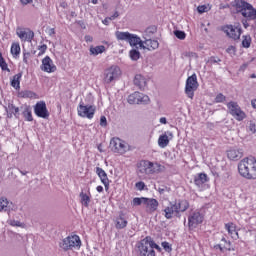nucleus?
<instances>
[{"mask_svg": "<svg viewBox=\"0 0 256 256\" xmlns=\"http://www.w3.org/2000/svg\"><path fill=\"white\" fill-rule=\"evenodd\" d=\"M234 7L237 13H241L242 17V25L244 29H248V27H252V29H256V9L253 5L245 2V0H234Z\"/></svg>", "mask_w": 256, "mask_h": 256, "instance_id": "obj_1", "label": "nucleus"}, {"mask_svg": "<svg viewBox=\"0 0 256 256\" xmlns=\"http://www.w3.org/2000/svg\"><path fill=\"white\" fill-rule=\"evenodd\" d=\"M238 173L243 179L256 181V157L247 156L239 161Z\"/></svg>", "mask_w": 256, "mask_h": 256, "instance_id": "obj_2", "label": "nucleus"}, {"mask_svg": "<svg viewBox=\"0 0 256 256\" xmlns=\"http://www.w3.org/2000/svg\"><path fill=\"white\" fill-rule=\"evenodd\" d=\"M139 173L143 175H155L157 173H163L165 171V166L161 165L159 162H151L149 160H141L138 163Z\"/></svg>", "mask_w": 256, "mask_h": 256, "instance_id": "obj_3", "label": "nucleus"}, {"mask_svg": "<svg viewBox=\"0 0 256 256\" xmlns=\"http://www.w3.org/2000/svg\"><path fill=\"white\" fill-rule=\"evenodd\" d=\"M81 245V237H79L77 234L67 236L59 243L60 249L65 252L73 251V249L79 251V249H81Z\"/></svg>", "mask_w": 256, "mask_h": 256, "instance_id": "obj_4", "label": "nucleus"}, {"mask_svg": "<svg viewBox=\"0 0 256 256\" xmlns=\"http://www.w3.org/2000/svg\"><path fill=\"white\" fill-rule=\"evenodd\" d=\"M115 37L118 41H127L131 47H143V42L141 41V38L135 34H131L129 32H121L116 31Z\"/></svg>", "mask_w": 256, "mask_h": 256, "instance_id": "obj_5", "label": "nucleus"}, {"mask_svg": "<svg viewBox=\"0 0 256 256\" xmlns=\"http://www.w3.org/2000/svg\"><path fill=\"white\" fill-rule=\"evenodd\" d=\"M222 31L229 37V39H233V41H239L241 35H243V28H241L240 23L224 25Z\"/></svg>", "mask_w": 256, "mask_h": 256, "instance_id": "obj_6", "label": "nucleus"}, {"mask_svg": "<svg viewBox=\"0 0 256 256\" xmlns=\"http://www.w3.org/2000/svg\"><path fill=\"white\" fill-rule=\"evenodd\" d=\"M205 221V214L200 210H192L188 215V228L190 231L197 229Z\"/></svg>", "mask_w": 256, "mask_h": 256, "instance_id": "obj_7", "label": "nucleus"}, {"mask_svg": "<svg viewBox=\"0 0 256 256\" xmlns=\"http://www.w3.org/2000/svg\"><path fill=\"white\" fill-rule=\"evenodd\" d=\"M110 149L117 155H125L129 151V144L119 137H113L110 140Z\"/></svg>", "mask_w": 256, "mask_h": 256, "instance_id": "obj_8", "label": "nucleus"}, {"mask_svg": "<svg viewBox=\"0 0 256 256\" xmlns=\"http://www.w3.org/2000/svg\"><path fill=\"white\" fill-rule=\"evenodd\" d=\"M228 113L232 115V117L236 121H243L247 118V114H245V111L241 109V106L235 101H230L226 104Z\"/></svg>", "mask_w": 256, "mask_h": 256, "instance_id": "obj_9", "label": "nucleus"}, {"mask_svg": "<svg viewBox=\"0 0 256 256\" xmlns=\"http://www.w3.org/2000/svg\"><path fill=\"white\" fill-rule=\"evenodd\" d=\"M199 89V82L197 81V74H192L186 80L185 94L189 99L195 97V91Z\"/></svg>", "mask_w": 256, "mask_h": 256, "instance_id": "obj_10", "label": "nucleus"}, {"mask_svg": "<svg viewBox=\"0 0 256 256\" xmlns=\"http://www.w3.org/2000/svg\"><path fill=\"white\" fill-rule=\"evenodd\" d=\"M118 77H121V68L119 66H110L104 70L103 81L107 85L113 83V81H117Z\"/></svg>", "mask_w": 256, "mask_h": 256, "instance_id": "obj_11", "label": "nucleus"}, {"mask_svg": "<svg viewBox=\"0 0 256 256\" xmlns=\"http://www.w3.org/2000/svg\"><path fill=\"white\" fill-rule=\"evenodd\" d=\"M95 111H97V107L94 105H85L83 102H80L77 108L78 116L86 119H93L95 117Z\"/></svg>", "mask_w": 256, "mask_h": 256, "instance_id": "obj_12", "label": "nucleus"}, {"mask_svg": "<svg viewBox=\"0 0 256 256\" xmlns=\"http://www.w3.org/2000/svg\"><path fill=\"white\" fill-rule=\"evenodd\" d=\"M16 35L21 41L31 43L35 38V32L29 28L18 27L16 29Z\"/></svg>", "mask_w": 256, "mask_h": 256, "instance_id": "obj_13", "label": "nucleus"}, {"mask_svg": "<svg viewBox=\"0 0 256 256\" xmlns=\"http://www.w3.org/2000/svg\"><path fill=\"white\" fill-rule=\"evenodd\" d=\"M128 103L130 105H139V103H149V96L141 93L134 92L128 96Z\"/></svg>", "mask_w": 256, "mask_h": 256, "instance_id": "obj_14", "label": "nucleus"}, {"mask_svg": "<svg viewBox=\"0 0 256 256\" xmlns=\"http://www.w3.org/2000/svg\"><path fill=\"white\" fill-rule=\"evenodd\" d=\"M34 113L41 119H49V110L45 101H39L34 106Z\"/></svg>", "mask_w": 256, "mask_h": 256, "instance_id": "obj_15", "label": "nucleus"}, {"mask_svg": "<svg viewBox=\"0 0 256 256\" xmlns=\"http://www.w3.org/2000/svg\"><path fill=\"white\" fill-rule=\"evenodd\" d=\"M40 69L41 71H44V73H55V71H57V66L51 57L46 56L42 59Z\"/></svg>", "mask_w": 256, "mask_h": 256, "instance_id": "obj_16", "label": "nucleus"}, {"mask_svg": "<svg viewBox=\"0 0 256 256\" xmlns=\"http://www.w3.org/2000/svg\"><path fill=\"white\" fill-rule=\"evenodd\" d=\"M191 205L187 199H179L174 202V207L176 209V217H179L181 213H185Z\"/></svg>", "mask_w": 256, "mask_h": 256, "instance_id": "obj_17", "label": "nucleus"}, {"mask_svg": "<svg viewBox=\"0 0 256 256\" xmlns=\"http://www.w3.org/2000/svg\"><path fill=\"white\" fill-rule=\"evenodd\" d=\"M226 154L230 161H239L243 157V149L232 147L227 150Z\"/></svg>", "mask_w": 256, "mask_h": 256, "instance_id": "obj_18", "label": "nucleus"}, {"mask_svg": "<svg viewBox=\"0 0 256 256\" xmlns=\"http://www.w3.org/2000/svg\"><path fill=\"white\" fill-rule=\"evenodd\" d=\"M151 241V237L147 236L144 238L139 246V251L141 256H155V250L152 247H147L146 252H143V247H145V243H149Z\"/></svg>", "mask_w": 256, "mask_h": 256, "instance_id": "obj_19", "label": "nucleus"}, {"mask_svg": "<svg viewBox=\"0 0 256 256\" xmlns=\"http://www.w3.org/2000/svg\"><path fill=\"white\" fill-rule=\"evenodd\" d=\"M96 175H98L101 183L104 184L105 190L109 191V177L107 176V172L101 167H96Z\"/></svg>", "mask_w": 256, "mask_h": 256, "instance_id": "obj_20", "label": "nucleus"}, {"mask_svg": "<svg viewBox=\"0 0 256 256\" xmlns=\"http://www.w3.org/2000/svg\"><path fill=\"white\" fill-rule=\"evenodd\" d=\"M144 205L146 206L148 213H155L159 207V201L154 198H146L144 199Z\"/></svg>", "mask_w": 256, "mask_h": 256, "instance_id": "obj_21", "label": "nucleus"}, {"mask_svg": "<svg viewBox=\"0 0 256 256\" xmlns=\"http://www.w3.org/2000/svg\"><path fill=\"white\" fill-rule=\"evenodd\" d=\"M225 229L228 232V234L230 235V237H232L235 240L239 239V232L237 231V224H235L233 222H228L225 224Z\"/></svg>", "mask_w": 256, "mask_h": 256, "instance_id": "obj_22", "label": "nucleus"}, {"mask_svg": "<svg viewBox=\"0 0 256 256\" xmlns=\"http://www.w3.org/2000/svg\"><path fill=\"white\" fill-rule=\"evenodd\" d=\"M114 223H115V228L119 230L125 229V227H127V225L129 224L123 212H121L118 215V217L115 218Z\"/></svg>", "mask_w": 256, "mask_h": 256, "instance_id": "obj_23", "label": "nucleus"}, {"mask_svg": "<svg viewBox=\"0 0 256 256\" xmlns=\"http://www.w3.org/2000/svg\"><path fill=\"white\" fill-rule=\"evenodd\" d=\"M165 219H173V217H177V210L175 208V204L173 202L169 203V206L165 207L163 210Z\"/></svg>", "mask_w": 256, "mask_h": 256, "instance_id": "obj_24", "label": "nucleus"}, {"mask_svg": "<svg viewBox=\"0 0 256 256\" xmlns=\"http://www.w3.org/2000/svg\"><path fill=\"white\" fill-rule=\"evenodd\" d=\"M208 181L209 176H207L206 173H198L194 176V185H196V187H203V184L208 183Z\"/></svg>", "mask_w": 256, "mask_h": 256, "instance_id": "obj_25", "label": "nucleus"}, {"mask_svg": "<svg viewBox=\"0 0 256 256\" xmlns=\"http://www.w3.org/2000/svg\"><path fill=\"white\" fill-rule=\"evenodd\" d=\"M19 99H39V95L31 90H22L18 92Z\"/></svg>", "mask_w": 256, "mask_h": 256, "instance_id": "obj_26", "label": "nucleus"}, {"mask_svg": "<svg viewBox=\"0 0 256 256\" xmlns=\"http://www.w3.org/2000/svg\"><path fill=\"white\" fill-rule=\"evenodd\" d=\"M23 77V72L17 73L14 75L10 81L11 87L19 91L21 89V78Z\"/></svg>", "mask_w": 256, "mask_h": 256, "instance_id": "obj_27", "label": "nucleus"}, {"mask_svg": "<svg viewBox=\"0 0 256 256\" xmlns=\"http://www.w3.org/2000/svg\"><path fill=\"white\" fill-rule=\"evenodd\" d=\"M134 85L144 91L145 87H147V79L143 75L137 74L134 78Z\"/></svg>", "mask_w": 256, "mask_h": 256, "instance_id": "obj_28", "label": "nucleus"}, {"mask_svg": "<svg viewBox=\"0 0 256 256\" xmlns=\"http://www.w3.org/2000/svg\"><path fill=\"white\" fill-rule=\"evenodd\" d=\"M10 53L14 59H19V56L21 55V45L19 42L12 43Z\"/></svg>", "mask_w": 256, "mask_h": 256, "instance_id": "obj_29", "label": "nucleus"}, {"mask_svg": "<svg viewBox=\"0 0 256 256\" xmlns=\"http://www.w3.org/2000/svg\"><path fill=\"white\" fill-rule=\"evenodd\" d=\"M144 47L148 51H155V49H159V41L157 40H152V39H147L144 41Z\"/></svg>", "mask_w": 256, "mask_h": 256, "instance_id": "obj_30", "label": "nucleus"}, {"mask_svg": "<svg viewBox=\"0 0 256 256\" xmlns=\"http://www.w3.org/2000/svg\"><path fill=\"white\" fill-rule=\"evenodd\" d=\"M7 117L11 119L13 115L17 117L19 115V107L15 106L14 104L9 103L6 109Z\"/></svg>", "mask_w": 256, "mask_h": 256, "instance_id": "obj_31", "label": "nucleus"}, {"mask_svg": "<svg viewBox=\"0 0 256 256\" xmlns=\"http://www.w3.org/2000/svg\"><path fill=\"white\" fill-rule=\"evenodd\" d=\"M147 247H152L154 250L158 251V253H161V248L157 243L154 242L153 238H150V242L144 243L143 246V253H147Z\"/></svg>", "mask_w": 256, "mask_h": 256, "instance_id": "obj_32", "label": "nucleus"}, {"mask_svg": "<svg viewBox=\"0 0 256 256\" xmlns=\"http://www.w3.org/2000/svg\"><path fill=\"white\" fill-rule=\"evenodd\" d=\"M90 55H101V53H105V46L100 45V46H91L90 47Z\"/></svg>", "mask_w": 256, "mask_h": 256, "instance_id": "obj_33", "label": "nucleus"}, {"mask_svg": "<svg viewBox=\"0 0 256 256\" xmlns=\"http://www.w3.org/2000/svg\"><path fill=\"white\" fill-rule=\"evenodd\" d=\"M158 145L162 149H165V147L169 145V136H167V134L160 135L158 138Z\"/></svg>", "mask_w": 256, "mask_h": 256, "instance_id": "obj_34", "label": "nucleus"}, {"mask_svg": "<svg viewBox=\"0 0 256 256\" xmlns=\"http://www.w3.org/2000/svg\"><path fill=\"white\" fill-rule=\"evenodd\" d=\"M22 115L25 119V121H33V113L31 112V107L26 106L22 112Z\"/></svg>", "mask_w": 256, "mask_h": 256, "instance_id": "obj_35", "label": "nucleus"}, {"mask_svg": "<svg viewBox=\"0 0 256 256\" xmlns=\"http://www.w3.org/2000/svg\"><path fill=\"white\" fill-rule=\"evenodd\" d=\"M80 199V202L84 207H89V203H91V196L85 194L84 192H81Z\"/></svg>", "mask_w": 256, "mask_h": 256, "instance_id": "obj_36", "label": "nucleus"}, {"mask_svg": "<svg viewBox=\"0 0 256 256\" xmlns=\"http://www.w3.org/2000/svg\"><path fill=\"white\" fill-rule=\"evenodd\" d=\"M251 43V35L242 36V47H244V49H249V47H251Z\"/></svg>", "mask_w": 256, "mask_h": 256, "instance_id": "obj_37", "label": "nucleus"}, {"mask_svg": "<svg viewBox=\"0 0 256 256\" xmlns=\"http://www.w3.org/2000/svg\"><path fill=\"white\" fill-rule=\"evenodd\" d=\"M0 68L2 71H7V73H11V69H9V65L5 61V58H3V53L0 52Z\"/></svg>", "mask_w": 256, "mask_h": 256, "instance_id": "obj_38", "label": "nucleus"}, {"mask_svg": "<svg viewBox=\"0 0 256 256\" xmlns=\"http://www.w3.org/2000/svg\"><path fill=\"white\" fill-rule=\"evenodd\" d=\"M129 57L132 61H139L141 57V52H139V50L132 49L129 52Z\"/></svg>", "mask_w": 256, "mask_h": 256, "instance_id": "obj_39", "label": "nucleus"}, {"mask_svg": "<svg viewBox=\"0 0 256 256\" xmlns=\"http://www.w3.org/2000/svg\"><path fill=\"white\" fill-rule=\"evenodd\" d=\"M145 197H136L132 200V205H134V207H137L139 205H141L143 203V205H145Z\"/></svg>", "mask_w": 256, "mask_h": 256, "instance_id": "obj_40", "label": "nucleus"}, {"mask_svg": "<svg viewBox=\"0 0 256 256\" xmlns=\"http://www.w3.org/2000/svg\"><path fill=\"white\" fill-rule=\"evenodd\" d=\"M29 61H31V52L23 50V63H25V65H29Z\"/></svg>", "mask_w": 256, "mask_h": 256, "instance_id": "obj_41", "label": "nucleus"}, {"mask_svg": "<svg viewBox=\"0 0 256 256\" xmlns=\"http://www.w3.org/2000/svg\"><path fill=\"white\" fill-rule=\"evenodd\" d=\"M206 63L208 65H215V63H221V60L219 59V57L211 56L208 58Z\"/></svg>", "mask_w": 256, "mask_h": 256, "instance_id": "obj_42", "label": "nucleus"}, {"mask_svg": "<svg viewBox=\"0 0 256 256\" xmlns=\"http://www.w3.org/2000/svg\"><path fill=\"white\" fill-rule=\"evenodd\" d=\"M174 35L175 37H177V39H180L181 41L185 40V37H187V34H185V32L181 30L174 31Z\"/></svg>", "mask_w": 256, "mask_h": 256, "instance_id": "obj_43", "label": "nucleus"}, {"mask_svg": "<svg viewBox=\"0 0 256 256\" xmlns=\"http://www.w3.org/2000/svg\"><path fill=\"white\" fill-rule=\"evenodd\" d=\"M226 99H227V97H225V95H223V93H219L215 97V103H225Z\"/></svg>", "mask_w": 256, "mask_h": 256, "instance_id": "obj_44", "label": "nucleus"}, {"mask_svg": "<svg viewBox=\"0 0 256 256\" xmlns=\"http://www.w3.org/2000/svg\"><path fill=\"white\" fill-rule=\"evenodd\" d=\"M161 245L167 253H171L173 251V248L171 247V244H169V242L164 241L161 243Z\"/></svg>", "mask_w": 256, "mask_h": 256, "instance_id": "obj_45", "label": "nucleus"}, {"mask_svg": "<svg viewBox=\"0 0 256 256\" xmlns=\"http://www.w3.org/2000/svg\"><path fill=\"white\" fill-rule=\"evenodd\" d=\"M38 57H41V55H45V52L47 51V44H42L38 46Z\"/></svg>", "mask_w": 256, "mask_h": 256, "instance_id": "obj_46", "label": "nucleus"}, {"mask_svg": "<svg viewBox=\"0 0 256 256\" xmlns=\"http://www.w3.org/2000/svg\"><path fill=\"white\" fill-rule=\"evenodd\" d=\"M135 187L138 189V191H143L145 189V182L140 181L135 184Z\"/></svg>", "mask_w": 256, "mask_h": 256, "instance_id": "obj_47", "label": "nucleus"}, {"mask_svg": "<svg viewBox=\"0 0 256 256\" xmlns=\"http://www.w3.org/2000/svg\"><path fill=\"white\" fill-rule=\"evenodd\" d=\"M8 205V202L6 199L1 198L0 199V211H3Z\"/></svg>", "mask_w": 256, "mask_h": 256, "instance_id": "obj_48", "label": "nucleus"}, {"mask_svg": "<svg viewBox=\"0 0 256 256\" xmlns=\"http://www.w3.org/2000/svg\"><path fill=\"white\" fill-rule=\"evenodd\" d=\"M146 33H157V26H149L147 29H146Z\"/></svg>", "mask_w": 256, "mask_h": 256, "instance_id": "obj_49", "label": "nucleus"}, {"mask_svg": "<svg viewBox=\"0 0 256 256\" xmlns=\"http://www.w3.org/2000/svg\"><path fill=\"white\" fill-rule=\"evenodd\" d=\"M100 125L101 127H107V117L105 116L100 117Z\"/></svg>", "mask_w": 256, "mask_h": 256, "instance_id": "obj_50", "label": "nucleus"}, {"mask_svg": "<svg viewBox=\"0 0 256 256\" xmlns=\"http://www.w3.org/2000/svg\"><path fill=\"white\" fill-rule=\"evenodd\" d=\"M197 10H198V13H206L207 7L205 5H200L198 6Z\"/></svg>", "mask_w": 256, "mask_h": 256, "instance_id": "obj_51", "label": "nucleus"}, {"mask_svg": "<svg viewBox=\"0 0 256 256\" xmlns=\"http://www.w3.org/2000/svg\"><path fill=\"white\" fill-rule=\"evenodd\" d=\"M84 39H85L86 43H93V36H91V35H86L84 37Z\"/></svg>", "mask_w": 256, "mask_h": 256, "instance_id": "obj_52", "label": "nucleus"}, {"mask_svg": "<svg viewBox=\"0 0 256 256\" xmlns=\"http://www.w3.org/2000/svg\"><path fill=\"white\" fill-rule=\"evenodd\" d=\"M21 5H29L33 3V0H20Z\"/></svg>", "mask_w": 256, "mask_h": 256, "instance_id": "obj_53", "label": "nucleus"}, {"mask_svg": "<svg viewBox=\"0 0 256 256\" xmlns=\"http://www.w3.org/2000/svg\"><path fill=\"white\" fill-rule=\"evenodd\" d=\"M119 17V12H115L111 17H109V21H113L114 19H117Z\"/></svg>", "mask_w": 256, "mask_h": 256, "instance_id": "obj_54", "label": "nucleus"}, {"mask_svg": "<svg viewBox=\"0 0 256 256\" xmlns=\"http://www.w3.org/2000/svg\"><path fill=\"white\" fill-rule=\"evenodd\" d=\"M11 225H12V227H21V222H19V221H12Z\"/></svg>", "mask_w": 256, "mask_h": 256, "instance_id": "obj_55", "label": "nucleus"}, {"mask_svg": "<svg viewBox=\"0 0 256 256\" xmlns=\"http://www.w3.org/2000/svg\"><path fill=\"white\" fill-rule=\"evenodd\" d=\"M160 123H162V125H167V118L165 117L160 118Z\"/></svg>", "mask_w": 256, "mask_h": 256, "instance_id": "obj_56", "label": "nucleus"}, {"mask_svg": "<svg viewBox=\"0 0 256 256\" xmlns=\"http://www.w3.org/2000/svg\"><path fill=\"white\" fill-rule=\"evenodd\" d=\"M96 191H98V193H103V186H97Z\"/></svg>", "mask_w": 256, "mask_h": 256, "instance_id": "obj_57", "label": "nucleus"}, {"mask_svg": "<svg viewBox=\"0 0 256 256\" xmlns=\"http://www.w3.org/2000/svg\"><path fill=\"white\" fill-rule=\"evenodd\" d=\"M49 35H50V36L55 35V28H51V29L49 30Z\"/></svg>", "mask_w": 256, "mask_h": 256, "instance_id": "obj_58", "label": "nucleus"}, {"mask_svg": "<svg viewBox=\"0 0 256 256\" xmlns=\"http://www.w3.org/2000/svg\"><path fill=\"white\" fill-rule=\"evenodd\" d=\"M251 105L253 109H256V99L251 101Z\"/></svg>", "mask_w": 256, "mask_h": 256, "instance_id": "obj_59", "label": "nucleus"}, {"mask_svg": "<svg viewBox=\"0 0 256 256\" xmlns=\"http://www.w3.org/2000/svg\"><path fill=\"white\" fill-rule=\"evenodd\" d=\"M227 51H228V52H229V51H235V47L230 46V47L227 49Z\"/></svg>", "mask_w": 256, "mask_h": 256, "instance_id": "obj_60", "label": "nucleus"}, {"mask_svg": "<svg viewBox=\"0 0 256 256\" xmlns=\"http://www.w3.org/2000/svg\"><path fill=\"white\" fill-rule=\"evenodd\" d=\"M216 247H217L218 249H220L221 252H223V248L221 247V244H218Z\"/></svg>", "mask_w": 256, "mask_h": 256, "instance_id": "obj_61", "label": "nucleus"}, {"mask_svg": "<svg viewBox=\"0 0 256 256\" xmlns=\"http://www.w3.org/2000/svg\"><path fill=\"white\" fill-rule=\"evenodd\" d=\"M93 5H97L99 3V0H92Z\"/></svg>", "mask_w": 256, "mask_h": 256, "instance_id": "obj_62", "label": "nucleus"}, {"mask_svg": "<svg viewBox=\"0 0 256 256\" xmlns=\"http://www.w3.org/2000/svg\"><path fill=\"white\" fill-rule=\"evenodd\" d=\"M108 21H109V18H106V19L103 21L104 25H107Z\"/></svg>", "mask_w": 256, "mask_h": 256, "instance_id": "obj_63", "label": "nucleus"}, {"mask_svg": "<svg viewBox=\"0 0 256 256\" xmlns=\"http://www.w3.org/2000/svg\"><path fill=\"white\" fill-rule=\"evenodd\" d=\"M241 69H247V64L242 65Z\"/></svg>", "mask_w": 256, "mask_h": 256, "instance_id": "obj_64", "label": "nucleus"}]
</instances>
